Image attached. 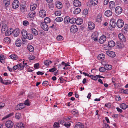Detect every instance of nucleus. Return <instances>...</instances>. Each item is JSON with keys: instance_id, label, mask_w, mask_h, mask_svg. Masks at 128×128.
Instances as JSON below:
<instances>
[{"instance_id": "423d86ee", "label": "nucleus", "mask_w": 128, "mask_h": 128, "mask_svg": "<svg viewBox=\"0 0 128 128\" xmlns=\"http://www.w3.org/2000/svg\"><path fill=\"white\" fill-rule=\"evenodd\" d=\"M118 37L120 41L122 42H126V39L125 36L122 34L120 33L118 34Z\"/></svg>"}, {"instance_id": "aec40b11", "label": "nucleus", "mask_w": 128, "mask_h": 128, "mask_svg": "<svg viewBox=\"0 0 128 128\" xmlns=\"http://www.w3.org/2000/svg\"><path fill=\"white\" fill-rule=\"evenodd\" d=\"M84 126L80 122L76 123L75 126V128H83Z\"/></svg>"}, {"instance_id": "a211bd4d", "label": "nucleus", "mask_w": 128, "mask_h": 128, "mask_svg": "<svg viewBox=\"0 0 128 128\" xmlns=\"http://www.w3.org/2000/svg\"><path fill=\"white\" fill-rule=\"evenodd\" d=\"M116 45L118 48H122L124 46V45L122 43H121L119 41H117L116 42Z\"/></svg>"}, {"instance_id": "4d7b16f0", "label": "nucleus", "mask_w": 128, "mask_h": 128, "mask_svg": "<svg viewBox=\"0 0 128 128\" xmlns=\"http://www.w3.org/2000/svg\"><path fill=\"white\" fill-rule=\"evenodd\" d=\"M54 127L55 128H58L59 127V124L58 122H55L54 125H53Z\"/></svg>"}, {"instance_id": "c756f323", "label": "nucleus", "mask_w": 128, "mask_h": 128, "mask_svg": "<svg viewBox=\"0 0 128 128\" xmlns=\"http://www.w3.org/2000/svg\"><path fill=\"white\" fill-rule=\"evenodd\" d=\"M81 10L80 8H76L74 11V13L75 14H78L80 12Z\"/></svg>"}, {"instance_id": "4468645a", "label": "nucleus", "mask_w": 128, "mask_h": 128, "mask_svg": "<svg viewBox=\"0 0 128 128\" xmlns=\"http://www.w3.org/2000/svg\"><path fill=\"white\" fill-rule=\"evenodd\" d=\"M106 37L104 35L101 36L99 40L100 44H103L106 41Z\"/></svg>"}, {"instance_id": "e2e57ef3", "label": "nucleus", "mask_w": 128, "mask_h": 128, "mask_svg": "<svg viewBox=\"0 0 128 128\" xmlns=\"http://www.w3.org/2000/svg\"><path fill=\"white\" fill-rule=\"evenodd\" d=\"M23 24L24 26H27L29 24V22L27 20H24L23 22Z\"/></svg>"}, {"instance_id": "2eb2a0df", "label": "nucleus", "mask_w": 128, "mask_h": 128, "mask_svg": "<svg viewBox=\"0 0 128 128\" xmlns=\"http://www.w3.org/2000/svg\"><path fill=\"white\" fill-rule=\"evenodd\" d=\"M15 128H24L23 124L22 122L17 123L14 126Z\"/></svg>"}, {"instance_id": "7c9ffc66", "label": "nucleus", "mask_w": 128, "mask_h": 128, "mask_svg": "<svg viewBox=\"0 0 128 128\" xmlns=\"http://www.w3.org/2000/svg\"><path fill=\"white\" fill-rule=\"evenodd\" d=\"M16 108H18L17 110H20L24 108V106H23V104L20 103L18 104Z\"/></svg>"}, {"instance_id": "de8ad7c7", "label": "nucleus", "mask_w": 128, "mask_h": 128, "mask_svg": "<svg viewBox=\"0 0 128 128\" xmlns=\"http://www.w3.org/2000/svg\"><path fill=\"white\" fill-rule=\"evenodd\" d=\"M54 14L56 16H59L61 14V12L60 10L56 11L55 12Z\"/></svg>"}, {"instance_id": "b1692460", "label": "nucleus", "mask_w": 128, "mask_h": 128, "mask_svg": "<svg viewBox=\"0 0 128 128\" xmlns=\"http://www.w3.org/2000/svg\"><path fill=\"white\" fill-rule=\"evenodd\" d=\"M8 28L7 25L5 24H3L2 26L1 30L3 32L6 31L8 30Z\"/></svg>"}, {"instance_id": "c85d7f7f", "label": "nucleus", "mask_w": 128, "mask_h": 128, "mask_svg": "<svg viewBox=\"0 0 128 128\" xmlns=\"http://www.w3.org/2000/svg\"><path fill=\"white\" fill-rule=\"evenodd\" d=\"M98 0H90V3L92 6H96L98 3Z\"/></svg>"}, {"instance_id": "7ed1b4c3", "label": "nucleus", "mask_w": 128, "mask_h": 128, "mask_svg": "<svg viewBox=\"0 0 128 128\" xmlns=\"http://www.w3.org/2000/svg\"><path fill=\"white\" fill-rule=\"evenodd\" d=\"M122 11V9L121 7L120 6L116 7L115 9V12L118 15L120 14Z\"/></svg>"}, {"instance_id": "473e14b6", "label": "nucleus", "mask_w": 128, "mask_h": 128, "mask_svg": "<svg viewBox=\"0 0 128 128\" xmlns=\"http://www.w3.org/2000/svg\"><path fill=\"white\" fill-rule=\"evenodd\" d=\"M10 82H11L10 80H3V81L2 82V83L6 85L10 84Z\"/></svg>"}, {"instance_id": "bb28decb", "label": "nucleus", "mask_w": 128, "mask_h": 128, "mask_svg": "<svg viewBox=\"0 0 128 128\" xmlns=\"http://www.w3.org/2000/svg\"><path fill=\"white\" fill-rule=\"evenodd\" d=\"M3 3L6 7H8L10 4V0H3Z\"/></svg>"}, {"instance_id": "2f4dec72", "label": "nucleus", "mask_w": 128, "mask_h": 128, "mask_svg": "<svg viewBox=\"0 0 128 128\" xmlns=\"http://www.w3.org/2000/svg\"><path fill=\"white\" fill-rule=\"evenodd\" d=\"M13 34L14 37H17L19 34V31L17 30H15Z\"/></svg>"}, {"instance_id": "774afa93", "label": "nucleus", "mask_w": 128, "mask_h": 128, "mask_svg": "<svg viewBox=\"0 0 128 128\" xmlns=\"http://www.w3.org/2000/svg\"><path fill=\"white\" fill-rule=\"evenodd\" d=\"M103 126L104 127V128H110L109 125L106 123H104L103 125Z\"/></svg>"}, {"instance_id": "c9c22d12", "label": "nucleus", "mask_w": 128, "mask_h": 128, "mask_svg": "<svg viewBox=\"0 0 128 128\" xmlns=\"http://www.w3.org/2000/svg\"><path fill=\"white\" fill-rule=\"evenodd\" d=\"M18 69L19 70H21L23 69L25 66H24L22 64H17Z\"/></svg>"}, {"instance_id": "f3484780", "label": "nucleus", "mask_w": 128, "mask_h": 128, "mask_svg": "<svg viewBox=\"0 0 128 128\" xmlns=\"http://www.w3.org/2000/svg\"><path fill=\"white\" fill-rule=\"evenodd\" d=\"M56 5L57 8L58 9L61 8L62 7V3L59 1H57L56 2Z\"/></svg>"}, {"instance_id": "052dcab7", "label": "nucleus", "mask_w": 128, "mask_h": 128, "mask_svg": "<svg viewBox=\"0 0 128 128\" xmlns=\"http://www.w3.org/2000/svg\"><path fill=\"white\" fill-rule=\"evenodd\" d=\"M21 116L20 114L18 113H16V114L15 117L16 118L18 119H20Z\"/></svg>"}, {"instance_id": "8fccbe9b", "label": "nucleus", "mask_w": 128, "mask_h": 128, "mask_svg": "<svg viewBox=\"0 0 128 128\" xmlns=\"http://www.w3.org/2000/svg\"><path fill=\"white\" fill-rule=\"evenodd\" d=\"M36 4H34L33 5L30 6V9L31 10L34 11V10L36 8Z\"/></svg>"}, {"instance_id": "4c0bfd02", "label": "nucleus", "mask_w": 128, "mask_h": 128, "mask_svg": "<svg viewBox=\"0 0 128 128\" xmlns=\"http://www.w3.org/2000/svg\"><path fill=\"white\" fill-rule=\"evenodd\" d=\"M5 58L3 56L0 55V62L1 63L4 64L5 63V61L4 60Z\"/></svg>"}, {"instance_id": "a19ab883", "label": "nucleus", "mask_w": 128, "mask_h": 128, "mask_svg": "<svg viewBox=\"0 0 128 128\" xmlns=\"http://www.w3.org/2000/svg\"><path fill=\"white\" fill-rule=\"evenodd\" d=\"M120 108L123 110L126 109L127 108V106L125 104L122 103L120 105Z\"/></svg>"}, {"instance_id": "a878e982", "label": "nucleus", "mask_w": 128, "mask_h": 128, "mask_svg": "<svg viewBox=\"0 0 128 128\" xmlns=\"http://www.w3.org/2000/svg\"><path fill=\"white\" fill-rule=\"evenodd\" d=\"M116 22L114 19H111L110 22V24L112 28H114Z\"/></svg>"}, {"instance_id": "1a4fd4ad", "label": "nucleus", "mask_w": 128, "mask_h": 128, "mask_svg": "<svg viewBox=\"0 0 128 128\" xmlns=\"http://www.w3.org/2000/svg\"><path fill=\"white\" fill-rule=\"evenodd\" d=\"M109 8L111 10H114L116 6L115 4L113 1H110L109 3Z\"/></svg>"}, {"instance_id": "9d476101", "label": "nucleus", "mask_w": 128, "mask_h": 128, "mask_svg": "<svg viewBox=\"0 0 128 128\" xmlns=\"http://www.w3.org/2000/svg\"><path fill=\"white\" fill-rule=\"evenodd\" d=\"M26 2H22L20 4V10L21 12H24L26 10Z\"/></svg>"}, {"instance_id": "864d4df0", "label": "nucleus", "mask_w": 128, "mask_h": 128, "mask_svg": "<svg viewBox=\"0 0 128 128\" xmlns=\"http://www.w3.org/2000/svg\"><path fill=\"white\" fill-rule=\"evenodd\" d=\"M99 71L101 72H105L106 71V69H105V68L104 67H100L99 68Z\"/></svg>"}, {"instance_id": "37998d69", "label": "nucleus", "mask_w": 128, "mask_h": 128, "mask_svg": "<svg viewBox=\"0 0 128 128\" xmlns=\"http://www.w3.org/2000/svg\"><path fill=\"white\" fill-rule=\"evenodd\" d=\"M89 77H90L92 79L95 80H96L98 79L97 75H96V76H94L93 75H90V76Z\"/></svg>"}, {"instance_id": "dca6fc26", "label": "nucleus", "mask_w": 128, "mask_h": 128, "mask_svg": "<svg viewBox=\"0 0 128 128\" xmlns=\"http://www.w3.org/2000/svg\"><path fill=\"white\" fill-rule=\"evenodd\" d=\"M22 34L24 39H26L27 38V36L28 34L26 30H22Z\"/></svg>"}, {"instance_id": "69168bd1", "label": "nucleus", "mask_w": 128, "mask_h": 128, "mask_svg": "<svg viewBox=\"0 0 128 128\" xmlns=\"http://www.w3.org/2000/svg\"><path fill=\"white\" fill-rule=\"evenodd\" d=\"M72 117L69 116L68 117H64V119L66 120H70L71 118Z\"/></svg>"}, {"instance_id": "39448f33", "label": "nucleus", "mask_w": 128, "mask_h": 128, "mask_svg": "<svg viewBox=\"0 0 128 128\" xmlns=\"http://www.w3.org/2000/svg\"><path fill=\"white\" fill-rule=\"evenodd\" d=\"M39 14L40 17L44 18L46 15V11L42 9L40 11Z\"/></svg>"}, {"instance_id": "f704fd0d", "label": "nucleus", "mask_w": 128, "mask_h": 128, "mask_svg": "<svg viewBox=\"0 0 128 128\" xmlns=\"http://www.w3.org/2000/svg\"><path fill=\"white\" fill-rule=\"evenodd\" d=\"M44 65L48 66L50 64L52 63V61L49 60H45L44 62Z\"/></svg>"}, {"instance_id": "09e8293b", "label": "nucleus", "mask_w": 128, "mask_h": 128, "mask_svg": "<svg viewBox=\"0 0 128 128\" xmlns=\"http://www.w3.org/2000/svg\"><path fill=\"white\" fill-rule=\"evenodd\" d=\"M70 17L69 16H67L65 18L64 20V23L66 24L68 22V20H69Z\"/></svg>"}, {"instance_id": "0eeeda50", "label": "nucleus", "mask_w": 128, "mask_h": 128, "mask_svg": "<svg viewBox=\"0 0 128 128\" xmlns=\"http://www.w3.org/2000/svg\"><path fill=\"white\" fill-rule=\"evenodd\" d=\"M88 24V27L89 30H92L94 28L95 25L94 23L91 21L89 22Z\"/></svg>"}, {"instance_id": "f8f14e48", "label": "nucleus", "mask_w": 128, "mask_h": 128, "mask_svg": "<svg viewBox=\"0 0 128 128\" xmlns=\"http://www.w3.org/2000/svg\"><path fill=\"white\" fill-rule=\"evenodd\" d=\"M106 54L109 56L114 58L116 56L115 53L111 51H107L106 52Z\"/></svg>"}, {"instance_id": "e433bc0d", "label": "nucleus", "mask_w": 128, "mask_h": 128, "mask_svg": "<svg viewBox=\"0 0 128 128\" xmlns=\"http://www.w3.org/2000/svg\"><path fill=\"white\" fill-rule=\"evenodd\" d=\"M32 34L35 36H36L38 35V32L34 28H32Z\"/></svg>"}, {"instance_id": "f03ea898", "label": "nucleus", "mask_w": 128, "mask_h": 128, "mask_svg": "<svg viewBox=\"0 0 128 128\" xmlns=\"http://www.w3.org/2000/svg\"><path fill=\"white\" fill-rule=\"evenodd\" d=\"M41 27L43 30L45 31H47L48 30V25L46 23L44 22H42L41 24Z\"/></svg>"}, {"instance_id": "79ce46f5", "label": "nucleus", "mask_w": 128, "mask_h": 128, "mask_svg": "<svg viewBox=\"0 0 128 128\" xmlns=\"http://www.w3.org/2000/svg\"><path fill=\"white\" fill-rule=\"evenodd\" d=\"M44 22L46 24H48L50 22V20L49 18L46 17L44 19Z\"/></svg>"}, {"instance_id": "72a5a7b5", "label": "nucleus", "mask_w": 128, "mask_h": 128, "mask_svg": "<svg viewBox=\"0 0 128 128\" xmlns=\"http://www.w3.org/2000/svg\"><path fill=\"white\" fill-rule=\"evenodd\" d=\"M105 69L107 70H111L112 68V66L110 64H106L104 66Z\"/></svg>"}, {"instance_id": "13d9d810", "label": "nucleus", "mask_w": 128, "mask_h": 128, "mask_svg": "<svg viewBox=\"0 0 128 128\" xmlns=\"http://www.w3.org/2000/svg\"><path fill=\"white\" fill-rule=\"evenodd\" d=\"M101 20V17L100 15H98L96 17V21L99 22Z\"/></svg>"}, {"instance_id": "6e6d98bb", "label": "nucleus", "mask_w": 128, "mask_h": 128, "mask_svg": "<svg viewBox=\"0 0 128 128\" xmlns=\"http://www.w3.org/2000/svg\"><path fill=\"white\" fill-rule=\"evenodd\" d=\"M33 36L32 34H28L27 36V38L30 40L32 39L33 38Z\"/></svg>"}, {"instance_id": "f257e3e1", "label": "nucleus", "mask_w": 128, "mask_h": 128, "mask_svg": "<svg viewBox=\"0 0 128 128\" xmlns=\"http://www.w3.org/2000/svg\"><path fill=\"white\" fill-rule=\"evenodd\" d=\"M116 25L119 28H121L124 25V21L122 19H118L116 22Z\"/></svg>"}, {"instance_id": "3c124183", "label": "nucleus", "mask_w": 128, "mask_h": 128, "mask_svg": "<svg viewBox=\"0 0 128 128\" xmlns=\"http://www.w3.org/2000/svg\"><path fill=\"white\" fill-rule=\"evenodd\" d=\"M34 96V94L33 93L30 92L28 94V97L30 99H32Z\"/></svg>"}, {"instance_id": "c03bdc74", "label": "nucleus", "mask_w": 128, "mask_h": 128, "mask_svg": "<svg viewBox=\"0 0 128 128\" xmlns=\"http://www.w3.org/2000/svg\"><path fill=\"white\" fill-rule=\"evenodd\" d=\"M49 3L48 4V7L51 10H53V8L54 7V4L53 3Z\"/></svg>"}, {"instance_id": "9b49d317", "label": "nucleus", "mask_w": 128, "mask_h": 128, "mask_svg": "<svg viewBox=\"0 0 128 128\" xmlns=\"http://www.w3.org/2000/svg\"><path fill=\"white\" fill-rule=\"evenodd\" d=\"M78 30V28L75 25H73L70 27V30L73 33H75Z\"/></svg>"}, {"instance_id": "5701e85b", "label": "nucleus", "mask_w": 128, "mask_h": 128, "mask_svg": "<svg viewBox=\"0 0 128 128\" xmlns=\"http://www.w3.org/2000/svg\"><path fill=\"white\" fill-rule=\"evenodd\" d=\"M104 14L107 16H110L112 15V12L110 10H106L105 11Z\"/></svg>"}, {"instance_id": "ddd939ff", "label": "nucleus", "mask_w": 128, "mask_h": 128, "mask_svg": "<svg viewBox=\"0 0 128 128\" xmlns=\"http://www.w3.org/2000/svg\"><path fill=\"white\" fill-rule=\"evenodd\" d=\"M74 5L76 7H79L81 5V3L80 0H74L73 1Z\"/></svg>"}, {"instance_id": "5fc2aeb1", "label": "nucleus", "mask_w": 128, "mask_h": 128, "mask_svg": "<svg viewBox=\"0 0 128 128\" xmlns=\"http://www.w3.org/2000/svg\"><path fill=\"white\" fill-rule=\"evenodd\" d=\"M63 37L61 36H58L56 38L57 40H62L63 39Z\"/></svg>"}, {"instance_id": "393cba45", "label": "nucleus", "mask_w": 128, "mask_h": 128, "mask_svg": "<svg viewBox=\"0 0 128 128\" xmlns=\"http://www.w3.org/2000/svg\"><path fill=\"white\" fill-rule=\"evenodd\" d=\"M28 14V16L32 18L35 16V14H36V12L34 11L31 10Z\"/></svg>"}, {"instance_id": "a18cd8bd", "label": "nucleus", "mask_w": 128, "mask_h": 128, "mask_svg": "<svg viewBox=\"0 0 128 128\" xmlns=\"http://www.w3.org/2000/svg\"><path fill=\"white\" fill-rule=\"evenodd\" d=\"M98 36V34L97 32H94L92 34L91 36V38L92 39H93V38L96 37V36Z\"/></svg>"}, {"instance_id": "680f3d73", "label": "nucleus", "mask_w": 128, "mask_h": 128, "mask_svg": "<svg viewBox=\"0 0 128 128\" xmlns=\"http://www.w3.org/2000/svg\"><path fill=\"white\" fill-rule=\"evenodd\" d=\"M88 10L87 9H85L84 10L83 12V14L84 15H86L88 14Z\"/></svg>"}, {"instance_id": "0e129e2a", "label": "nucleus", "mask_w": 128, "mask_h": 128, "mask_svg": "<svg viewBox=\"0 0 128 128\" xmlns=\"http://www.w3.org/2000/svg\"><path fill=\"white\" fill-rule=\"evenodd\" d=\"M49 84V83L48 81H44L42 83V85L44 86H47Z\"/></svg>"}, {"instance_id": "ea45409f", "label": "nucleus", "mask_w": 128, "mask_h": 128, "mask_svg": "<svg viewBox=\"0 0 128 128\" xmlns=\"http://www.w3.org/2000/svg\"><path fill=\"white\" fill-rule=\"evenodd\" d=\"M10 57L12 59L16 60L18 58V56L16 54H12L10 56Z\"/></svg>"}, {"instance_id": "338daca9", "label": "nucleus", "mask_w": 128, "mask_h": 128, "mask_svg": "<svg viewBox=\"0 0 128 128\" xmlns=\"http://www.w3.org/2000/svg\"><path fill=\"white\" fill-rule=\"evenodd\" d=\"M56 68L54 67L52 68L51 69H50L49 70V71L50 72H54V71H56Z\"/></svg>"}, {"instance_id": "4be33fe9", "label": "nucleus", "mask_w": 128, "mask_h": 128, "mask_svg": "<svg viewBox=\"0 0 128 128\" xmlns=\"http://www.w3.org/2000/svg\"><path fill=\"white\" fill-rule=\"evenodd\" d=\"M105 55L103 54H99L98 56V59L100 60H103L105 58Z\"/></svg>"}, {"instance_id": "49530a36", "label": "nucleus", "mask_w": 128, "mask_h": 128, "mask_svg": "<svg viewBox=\"0 0 128 128\" xmlns=\"http://www.w3.org/2000/svg\"><path fill=\"white\" fill-rule=\"evenodd\" d=\"M63 20V18L62 17H58L55 19L56 21L58 22H62Z\"/></svg>"}, {"instance_id": "20e7f679", "label": "nucleus", "mask_w": 128, "mask_h": 128, "mask_svg": "<svg viewBox=\"0 0 128 128\" xmlns=\"http://www.w3.org/2000/svg\"><path fill=\"white\" fill-rule=\"evenodd\" d=\"M19 2L18 0H15L12 4V7L14 8H16L19 6Z\"/></svg>"}, {"instance_id": "412c9836", "label": "nucleus", "mask_w": 128, "mask_h": 128, "mask_svg": "<svg viewBox=\"0 0 128 128\" xmlns=\"http://www.w3.org/2000/svg\"><path fill=\"white\" fill-rule=\"evenodd\" d=\"M22 44V42L20 39H18L16 41V45L17 47L20 46Z\"/></svg>"}, {"instance_id": "603ef678", "label": "nucleus", "mask_w": 128, "mask_h": 128, "mask_svg": "<svg viewBox=\"0 0 128 128\" xmlns=\"http://www.w3.org/2000/svg\"><path fill=\"white\" fill-rule=\"evenodd\" d=\"M24 104L27 106H29L30 105V103L29 102V101L28 99H27L26 100L24 101Z\"/></svg>"}, {"instance_id": "58836bf2", "label": "nucleus", "mask_w": 128, "mask_h": 128, "mask_svg": "<svg viewBox=\"0 0 128 128\" xmlns=\"http://www.w3.org/2000/svg\"><path fill=\"white\" fill-rule=\"evenodd\" d=\"M76 21V19L74 18H72L70 19V18L69 22L72 24H74Z\"/></svg>"}, {"instance_id": "cd10ccee", "label": "nucleus", "mask_w": 128, "mask_h": 128, "mask_svg": "<svg viewBox=\"0 0 128 128\" xmlns=\"http://www.w3.org/2000/svg\"><path fill=\"white\" fill-rule=\"evenodd\" d=\"M27 48L29 51L31 52H32L34 51V48L30 45L28 46Z\"/></svg>"}, {"instance_id": "6e6552de", "label": "nucleus", "mask_w": 128, "mask_h": 128, "mask_svg": "<svg viewBox=\"0 0 128 128\" xmlns=\"http://www.w3.org/2000/svg\"><path fill=\"white\" fill-rule=\"evenodd\" d=\"M6 126L8 128H11L14 125L13 123L11 120L6 121L5 123Z\"/></svg>"}, {"instance_id": "6ab92c4d", "label": "nucleus", "mask_w": 128, "mask_h": 128, "mask_svg": "<svg viewBox=\"0 0 128 128\" xmlns=\"http://www.w3.org/2000/svg\"><path fill=\"white\" fill-rule=\"evenodd\" d=\"M108 44L110 47H113L115 45V42L112 40H110L109 41Z\"/></svg>"}, {"instance_id": "bf43d9fd", "label": "nucleus", "mask_w": 128, "mask_h": 128, "mask_svg": "<svg viewBox=\"0 0 128 128\" xmlns=\"http://www.w3.org/2000/svg\"><path fill=\"white\" fill-rule=\"evenodd\" d=\"M11 34V32H10V31L8 29L6 31V32L5 33V35L6 36H8Z\"/></svg>"}]
</instances>
